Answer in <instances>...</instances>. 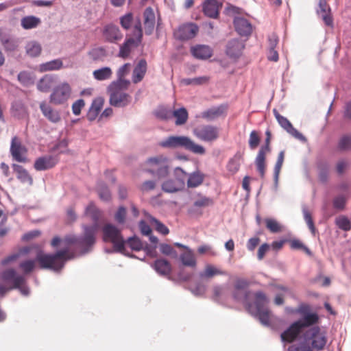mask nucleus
Returning a JSON list of instances; mask_svg holds the SVG:
<instances>
[{
	"instance_id": "obj_51",
	"label": "nucleus",
	"mask_w": 351,
	"mask_h": 351,
	"mask_svg": "<svg viewBox=\"0 0 351 351\" xmlns=\"http://www.w3.org/2000/svg\"><path fill=\"white\" fill-rule=\"evenodd\" d=\"M149 221L151 223L155 225V228L157 232L162 234V235H167L169 234V228L158 219L151 216L149 217Z\"/></svg>"
},
{
	"instance_id": "obj_43",
	"label": "nucleus",
	"mask_w": 351,
	"mask_h": 351,
	"mask_svg": "<svg viewBox=\"0 0 351 351\" xmlns=\"http://www.w3.org/2000/svg\"><path fill=\"white\" fill-rule=\"evenodd\" d=\"M154 114L158 119L167 121L172 118V110L165 106H158L154 110Z\"/></svg>"
},
{
	"instance_id": "obj_58",
	"label": "nucleus",
	"mask_w": 351,
	"mask_h": 351,
	"mask_svg": "<svg viewBox=\"0 0 351 351\" xmlns=\"http://www.w3.org/2000/svg\"><path fill=\"white\" fill-rule=\"evenodd\" d=\"M159 249L162 254L171 256L174 258L178 256L176 250L169 244L162 243L159 245Z\"/></svg>"
},
{
	"instance_id": "obj_28",
	"label": "nucleus",
	"mask_w": 351,
	"mask_h": 351,
	"mask_svg": "<svg viewBox=\"0 0 351 351\" xmlns=\"http://www.w3.org/2000/svg\"><path fill=\"white\" fill-rule=\"evenodd\" d=\"M204 14L212 19H216L219 15L218 1L217 0H206L202 5Z\"/></svg>"
},
{
	"instance_id": "obj_9",
	"label": "nucleus",
	"mask_w": 351,
	"mask_h": 351,
	"mask_svg": "<svg viewBox=\"0 0 351 351\" xmlns=\"http://www.w3.org/2000/svg\"><path fill=\"white\" fill-rule=\"evenodd\" d=\"M245 47V41L238 38H232L226 43L225 53L230 59L237 61L243 55Z\"/></svg>"
},
{
	"instance_id": "obj_44",
	"label": "nucleus",
	"mask_w": 351,
	"mask_h": 351,
	"mask_svg": "<svg viewBox=\"0 0 351 351\" xmlns=\"http://www.w3.org/2000/svg\"><path fill=\"white\" fill-rule=\"evenodd\" d=\"M93 77L95 80L99 81L106 80L109 79L112 75V70L108 66H104L93 71Z\"/></svg>"
},
{
	"instance_id": "obj_35",
	"label": "nucleus",
	"mask_w": 351,
	"mask_h": 351,
	"mask_svg": "<svg viewBox=\"0 0 351 351\" xmlns=\"http://www.w3.org/2000/svg\"><path fill=\"white\" fill-rule=\"evenodd\" d=\"M205 176L199 170L195 171L188 175L187 186L189 188H195L199 186L204 180Z\"/></svg>"
},
{
	"instance_id": "obj_10",
	"label": "nucleus",
	"mask_w": 351,
	"mask_h": 351,
	"mask_svg": "<svg viewBox=\"0 0 351 351\" xmlns=\"http://www.w3.org/2000/svg\"><path fill=\"white\" fill-rule=\"evenodd\" d=\"M71 94V87L66 82L55 87L49 96L50 102L55 105L64 104L67 101Z\"/></svg>"
},
{
	"instance_id": "obj_19",
	"label": "nucleus",
	"mask_w": 351,
	"mask_h": 351,
	"mask_svg": "<svg viewBox=\"0 0 351 351\" xmlns=\"http://www.w3.org/2000/svg\"><path fill=\"white\" fill-rule=\"evenodd\" d=\"M145 34L150 36L153 34L155 24L156 16L152 7H147L143 12Z\"/></svg>"
},
{
	"instance_id": "obj_2",
	"label": "nucleus",
	"mask_w": 351,
	"mask_h": 351,
	"mask_svg": "<svg viewBox=\"0 0 351 351\" xmlns=\"http://www.w3.org/2000/svg\"><path fill=\"white\" fill-rule=\"evenodd\" d=\"M82 228L83 232L80 235L66 234L64 239L59 236L54 237L51 241V246L57 248L60 243L64 242L73 245L75 249L79 250V256L90 253L96 242L97 225H83Z\"/></svg>"
},
{
	"instance_id": "obj_3",
	"label": "nucleus",
	"mask_w": 351,
	"mask_h": 351,
	"mask_svg": "<svg viewBox=\"0 0 351 351\" xmlns=\"http://www.w3.org/2000/svg\"><path fill=\"white\" fill-rule=\"evenodd\" d=\"M299 340L298 345H291L288 351H321L327 343V335L317 324L312 325L300 332V336L295 340Z\"/></svg>"
},
{
	"instance_id": "obj_45",
	"label": "nucleus",
	"mask_w": 351,
	"mask_h": 351,
	"mask_svg": "<svg viewBox=\"0 0 351 351\" xmlns=\"http://www.w3.org/2000/svg\"><path fill=\"white\" fill-rule=\"evenodd\" d=\"M223 271L215 267L212 265H207L204 271L199 273V277L202 278H210L216 275H222Z\"/></svg>"
},
{
	"instance_id": "obj_5",
	"label": "nucleus",
	"mask_w": 351,
	"mask_h": 351,
	"mask_svg": "<svg viewBox=\"0 0 351 351\" xmlns=\"http://www.w3.org/2000/svg\"><path fill=\"white\" fill-rule=\"evenodd\" d=\"M159 145L163 148L176 149L183 148L186 151L195 154L204 155L206 153L205 148L196 144L186 136H170L159 143Z\"/></svg>"
},
{
	"instance_id": "obj_1",
	"label": "nucleus",
	"mask_w": 351,
	"mask_h": 351,
	"mask_svg": "<svg viewBox=\"0 0 351 351\" xmlns=\"http://www.w3.org/2000/svg\"><path fill=\"white\" fill-rule=\"evenodd\" d=\"M250 282L247 280L239 278L236 279L232 291V298L237 302H241L247 312L257 319L263 326H270V313L268 308L269 300L263 291L254 293V301L248 300L250 291L247 290Z\"/></svg>"
},
{
	"instance_id": "obj_53",
	"label": "nucleus",
	"mask_w": 351,
	"mask_h": 351,
	"mask_svg": "<svg viewBox=\"0 0 351 351\" xmlns=\"http://www.w3.org/2000/svg\"><path fill=\"white\" fill-rule=\"evenodd\" d=\"M130 82L128 80L124 79L123 77H118L117 81H113L110 83V88H117L119 90H125L128 88Z\"/></svg>"
},
{
	"instance_id": "obj_46",
	"label": "nucleus",
	"mask_w": 351,
	"mask_h": 351,
	"mask_svg": "<svg viewBox=\"0 0 351 351\" xmlns=\"http://www.w3.org/2000/svg\"><path fill=\"white\" fill-rule=\"evenodd\" d=\"M112 243L113 244V248H114V251L115 252H119V253L123 254L125 255H127L129 257L136 258V256L134 254H130L125 253V245L126 241L124 240L123 236L119 237V239L114 240V241H112Z\"/></svg>"
},
{
	"instance_id": "obj_41",
	"label": "nucleus",
	"mask_w": 351,
	"mask_h": 351,
	"mask_svg": "<svg viewBox=\"0 0 351 351\" xmlns=\"http://www.w3.org/2000/svg\"><path fill=\"white\" fill-rule=\"evenodd\" d=\"M172 117L176 119L175 124L176 125H182L186 122L189 114L184 107H181L175 110H172Z\"/></svg>"
},
{
	"instance_id": "obj_20",
	"label": "nucleus",
	"mask_w": 351,
	"mask_h": 351,
	"mask_svg": "<svg viewBox=\"0 0 351 351\" xmlns=\"http://www.w3.org/2000/svg\"><path fill=\"white\" fill-rule=\"evenodd\" d=\"M317 15L322 19L327 26L332 25V18L331 16V9L327 3L326 0H319L318 8L317 9Z\"/></svg>"
},
{
	"instance_id": "obj_48",
	"label": "nucleus",
	"mask_w": 351,
	"mask_h": 351,
	"mask_svg": "<svg viewBox=\"0 0 351 351\" xmlns=\"http://www.w3.org/2000/svg\"><path fill=\"white\" fill-rule=\"evenodd\" d=\"M120 25L123 29L128 30L134 22V15L132 12H128L119 18Z\"/></svg>"
},
{
	"instance_id": "obj_61",
	"label": "nucleus",
	"mask_w": 351,
	"mask_h": 351,
	"mask_svg": "<svg viewBox=\"0 0 351 351\" xmlns=\"http://www.w3.org/2000/svg\"><path fill=\"white\" fill-rule=\"evenodd\" d=\"M10 289H18L24 296H28L30 294V289L27 285L25 278L23 276L21 282L18 284L17 287H10Z\"/></svg>"
},
{
	"instance_id": "obj_40",
	"label": "nucleus",
	"mask_w": 351,
	"mask_h": 351,
	"mask_svg": "<svg viewBox=\"0 0 351 351\" xmlns=\"http://www.w3.org/2000/svg\"><path fill=\"white\" fill-rule=\"evenodd\" d=\"M11 113L13 117L20 119L26 113V108L21 100H15L11 104Z\"/></svg>"
},
{
	"instance_id": "obj_49",
	"label": "nucleus",
	"mask_w": 351,
	"mask_h": 351,
	"mask_svg": "<svg viewBox=\"0 0 351 351\" xmlns=\"http://www.w3.org/2000/svg\"><path fill=\"white\" fill-rule=\"evenodd\" d=\"M173 176L176 181L183 188L185 186V180L187 173L181 168L176 167L173 171Z\"/></svg>"
},
{
	"instance_id": "obj_38",
	"label": "nucleus",
	"mask_w": 351,
	"mask_h": 351,
	"mask_svg": "<svg viewBox=\"0 0 351 351\" xmlns=\"http://www.w3.org/2000/svg\"><path fill=\"white\" fill-rule=\"evenodd\" d=\"M319 180L322 183H326L329 176V165L326 161L320 160L317 163Z\"/></svg>"
},
{
	"instance_id": "obj_12",
	"label": "nucleus",
	"mask_w": 351,
	"mask_h": 351,
	"mask_svg": "<svg viewBox=\"0 0 351 351\" xmlns=\"http://www.w3.org/2000/svg\"><path fill=\"white\" fill-rule=\"evenodd\" d=\"M108 93L110 95L109 103L114 107H125L130 102V96L126 93L121 92L117 88H110V86L107 88Z\"/></svg>"
},
{
	"instance_id": "obj_27",
	"label": "nucleus",
	"mask_w": 351,
	"mask_h": 351,
	"mask_svg": "<svg viewBox=\"0 0 351 351\" xmlns=\"http://www.w3.org/2000/svg\"><path fill=\"white\" fill-rule=\"evenodd\" d=\"M139 45L134 42L133 38H126L123 43L120 45L117 56L123 59H125L130 56L132 48H136Z\"/></svg>"
},
{
	"instance_id": "obj_62",
	"label": "nucleus",
	"mask_w": 351,
	"mask_h": 351,
	"mask_svg": "<svg viewBox=\"0 0 351 351\" xmlns=\"http://www.w3.org/2000/svg\"><path fill=\"white\" fill-rule=\"evenodd\" d=\"M127 210L124 206H119L117 211L114 215L115 220L119 224H123L125 222Z\"/></svg>"
},
{
	"instance_id": "obj_63",
	"label": "nucleus",
	"mask_w": 351,
	"mask_h": 351,
	"mask_svg": "<svg viewBox=\"0 0 351 351\" xmlns=\"http://www.w3.org/2000/svg\"><path fill=\"white\" fill-rule=\"evenodd\" d=\"M338 147L342 151L350 149L351 148V136H343L339 141Z\"/></svg>"
},
{
	"instance_id": "obj_36",
	"label": "nucleus",
	"mask_w": 351,
	"mask_h": 351,
	"mask_svg": "<svg viewBox=\"0 0 351 351\" xmlns=\"http://www.w3.org/2000/svg\"><path fill=\"white\" fill-rule=\"evenodd\" d=\"M63 66V62L61 59H54L39 65V70L41 72H46L49 71H57L60 69Z\"/></svg>"
},
{
	"instance_id": "obj_60",
	"label": "nucleus",
	"mask_w": 351,
	"mask_h": 351,
	"mask_svg": "<svg viewBox=\"0 0 351 351\" xmlns=\"http://www.w3.org/2000/svg\"><path fill=\"white\" fill-rule=\"evenodd\" d=\"M85 214L96 221L99 218V211L93 202H90L85 208Z\"/></svg>"
},
{
	"instance_id": "obj_57",
	"label": "nucleus",
	"mask_w": 351,
	"mask_h": 351,
	"mask_svg": "<svg viewBox=\"0 0 351 351\" xmlns=\"http://www.w3.org/2000/svg\"><path fill=\"white\" fill-rule=\"evenodd\" d=\"M302 213L304 215V219L310 229L311 232L313 234H315L316 228L314 225V222L313 220V218L311 217V215L310 212L307 210V208L305 206H303L302 208Z\"/></svg>"
},
{
	"instance_id": "obj_47",
	"label": "nucleus",
	"mask_w": 351,
	"mask_h": 351,
	"mask_svg": "<svg viewBox=\"0 0 351 351\" xmlns=\"http://www.w3.org/2000/svg\"><path fill=\"white\" fill-rule=\"evenodd\" d=\"M209 78L206 76H200L193 78H184L181 80V83L185 86L190 85H202L208 82Z\"/></svg>"
},
{
	"instance_id": "obj_37",
	"label": "nucleus",
	"mask_w": 351,
	"mask_h": 351,
	"mask_svg": "<svg viewBox=\"0 0 351 351\" xmlns=\"http://www.w3.org/2000/svg\"><path fill=\"white\" fill-rule=\"evenodd\" d=\"M25 48L26 54L31 58L39 56L42 51L41 45L36 40L28 42Z\"/></svg>"
},
{
	"instance_id": "obj_33",
	"label": "nucleus",
	"mask_w": 351,
	"mask_h": 351,
	"mask_svg": "<svg viewBox=\"0 0 351 351\" xmlns=\"http://www.w3.org/2000/svg\"><path fill=\"white\" fill-rule=\"evenodd\" d=\"M88 56L93 62H104L108 56V52L105 47L100 46L91 49Z\"/></svg>"
},
{
	"instance_id": "obj_15",
	"label": "nucleus",
	"mask_w": 351,
	"mask_h": 351,
	"mask_svg": "<svg viewBox=\"0 0 351 351\" xmlns=\"http://www.w3.org/2000/svg\"><path fill=\"white\" fill-rule=\"evenodd\" d=\"M276 120L278 124L290 135L298 139L302 143L307 142V138L293 126L287 118L281 114H278L276 115Z\"/></svg>"
},
{
	"instance_id": "obj_11",
	"label": "nucleus",
	"mask_w": 351,
	"mask_h": 351,
	"mask_svg": "<svg viewBox=\"0 0 351 351\" xmlns=\"http://www.w3.org/2000/svg\"><path fill=\"white\" fill-rule=\"evenodd\" d=\"M193 133L200 140L207 142L213 141L219 136L218 128L212 125L198 126L194 129Z\"/></svg>"
},
{
	"instance_id": "obj_29",
	"label": "nucleus",
	"mask_w": 351,
	"mask_h": 351,
	"mask_svg": "<svg viewBox=\"0 0 351 351\" xmlns=\"http://www.w3.org/2000/svg\"><path fill=\"white\" fill-rule=\"evenodd\" d=\"M96 191L99 199L105 202H110L112 200L111 191L107 185L102 180H98L96 184Z\"/></svg>"
},
{
	"instance_id": "obj_54",
	"label": "nucleus",
	"mask_w": 351,
	"mask_h": 351,
	"mask_svg": "<svg viewBox=\"0 0 351 351\" xmlns=\"http://www.w3.org/2000/svg\"><path fill=\"white\" fill-rule=\"evenodd\" d=\"M126 242L129 247L134 251H140L143 250V243L141 239L136 236L130 237Z\"/></svg>"
},
{
	"instance_id": "obj_34",
	"label": "nucleus",
	"mask_w": 351,
	"mask_h": 351,
	"mask_svg": "<svg viewBox=\"0 0 351 351\" xmlns=\"http://www.w3.org/2000/svg\"><path fill=\"white\" fill-rule=\"evenodd\" d=\"M161 189L165 193H174L182 191L184 188L180 185L175 179L169 178L162 183Z\"/></svg>"
},
{
	"instance_id": "obj_6",
	"label": "nucleus",
	"mask_w": 351,
	"mask_h": 351,
	"mask_svg": "<svg viewBox=\"0 0 351 351\" xmlns=\"http://www.w3.org/2000/svg\"><path fill=\"white\" fill-rule=\"evenodd\" d=\"M61 244H63L64 246L62 249L58 250L54 253L45 254L42 250H39L37 252L36 260L38 261L39 268L54 271L56 265L58 263H60L65 256H67L70 250L71 245L62 242L58 247Z\"/></svg>"
},
{
	"instance_id": "obj_8",
	"label": "nucleus",
	"mask_w": 351,
	"mask_h": 351,
	"mask_svg": "<svg viewBox=\"0 0 351 351\" xmlns=\"http://www.w3.org/2000/svg\"><path fill=\"white\" fill-rule=\"evenodd\" d=\"M101 33L104 41L108 43L117 44L123 38L119 27L113 23L104 25Z\"/></svg>"
},
{
	"instance_id": "obj_18",
	"label": "nucleus",
	"mask_w": 351,
	"mask_h": 351,
	"mask_svg": "<svg viewBox=\"0 0 351 351\" xmlns=\"http://www.w3.org/2000/svg\"><path fill=\"white\" fill-rule=\"evenodd\" d=\"M235 31L241 36H249L252 32V24L243 17H235L234 19Z\"/></svg>"
},
{
	"instance_id": "obj_25",
	"label": "nucleus",
	"mask_w": 351,
	"mask_h": 351,
	"mask_svg": "<svg viewBox=\"0 0 351 351\" xmlns=\"http://www.w3.org/2000/svg\"><path fill=\"white\" fill-rule=\"evenodd\" d=\"M191 53L197 59L206 60L213 56V49L208 45H197L191 47Z\"/></svg>"
},
{
	"instance_id": "obj_52",
	"label": "nucleus",
	"mask_w": 351,
	"mask_h": 351,
	"mask_svg": "<svg viewBox=\"0 0 351 351\" xmlns=\"http://www.w3.org/2000/svg\"><path fill=\"white\" fill-rule=\"evenodd\" d=\"M51 80L47 76L42 77L37 83V88L43 93L48 92L51 87Z\"/></svg>"
},
{
	"instance_id": "obj_64",
	"label": "nucleus",
	"mask_w": 351,
	"mask_h": 351,
	"mask_svg": "<svg viewBox=\"0 0 351 351\" xmlns=\"http://www.w3.org/2000/svg\"><path fill=\"white\" fill-rule=\"evenodd\" d=\"M346 204V198L343 195L336 196L332 201V206L335 209L341 210Z\"/></svg>"
},
{
	"instance_id": "obj_24",
	"label": "nucleus",
	"mask_w": 351,
	"mask_h": 351,
	"mask_svg": "<svg viewBox=\"0 0 351 351\" xmlns=\"http://www.w3.org/2000/svg\"><path fill=\"white\" fill-rule=\"evenodd\" d=\"M12 168L13 171L16 175V178L21 183H27L29 185L33 184V178L31 175L29 173L27 170L25 169L22 165L13 163L12 164Z\"/></svg>"
},
{
	"instance_id": "obj_21",
	"label": "nucleus",
	"mask_w": 351,
	"mask_h": 351,
	"mask_svg": "<svg viewBox=\"0 0 351 351\" xmlns=\"http://www.w3.org/2000/svg\"><path fill=\"white\" fill-rule=\"evenodd\" d=\"M0 42L7 53L15 51L19 46L18 38L6 34L0 33Z\"/></svg>"
},
{
	"instance_id": "obj_7",
	"label": "nucleus",
	"mask_w": 351,
	"mask_h": 351,
	"mask_svg": "<svg viewBox=\"0 0 351 351\" xmlns=\"http://www.w3.org/2000/svg\"><path fill=\"white\" fill-rule=\"evenodd\" d=\"M145 163L147 167L145 171L158 180L165 179L169 175L170 167L167 157L162 156L151 157L147 159Z\"/></svg>"
},
{
	"instance_id": "obj_30",
	"label": "nucleus",
	"mask_w": 351,
	"mask_h": 351,
	"mask_svg": "<svg viewBox=\"0 0 351 351\" xmlns=\"http://www.w3.org/2000/svg\"><path fill=\"white\" fill-rule=\"evenodd\" d=\"M243 152L238 151L232 158L229 159L226 165V169L228 172L234 175L239 171L241 167V161L243 160Z\"/></svg>"
},
{
	"instance_id": "obj_22",
	"label": "nucleus",
	"mask_w": 351,
	"mask_h": 351,
	"mask_svg": "<svg viewBox=\"0 0 351 351\" xmlns=\"http://www.w3.org/2000/svg\"><path fill=\"white\" fill-rule=\"evenodd\" d=\"M102 231L103 241L105 242H112L122 237L121 230L116 226L112 223H107L104 225L102 228Z\"/></svg>"
},
{
	"instance_id": "obj_16",
	"label": "nucleus",
	"mask_w": 351,
	"mask_h": 351,
	"mask_svg": "<svg viewBox=\"0 0 351 351\" xmlns=\"http://www.w3.org/2000/svg\"><path fill=\"white\" fill-rule=\"evenodd\" d=\"M199 27L193 23H184L178 27L177 38L179 40H188L193 38L197 34Z\"/></svg>"
},
{
	"instance_id": "obj_42",
	"label": "nucleus",
	"mask_w": 351,
	"mask_h": 351,
	"mask_svg": "<svg viewBox=\"0 0 351 351\" xmlns=\"http://www.w3.org/2000/svg\"><path fill=\"white\" fill-rule=\"evenodd\" d=\"M180 259L183 266L189 267L193 269L196 268L197 261L190 250L187 252L182 253L180 256Z\"/></svg>"
},
{
	"instance_id": "obj_56",
	"label": "nucleus",
	"mask_w": 351,
	"mask_h": 351,
	"mask_svg": "<svg viewBox=\"0 0 351 351\" xmlns=\"http://www.w3.org/2000/svg\"><path fill=\"white\" fill-rule=\"evenodd\" d=\"M261 138L256 130H252L250 132V138L248 140L249 147L252 150H254L260 144Z\"/></svg>"
},
{
	"instance_id": "obj_59",
	"label": "nucleus",
	"mask_w": 351,
	"mask_h": 351,
	"mask_svg": "<svg viewBox=\"0 0 351 351\" xmlns=\"http://www.w3.org/2000/svg\"><path fill=\"white\" fill-rule=\"evenodd\" d=\"M17 79L24 86H27L32 83V79L30 73L26 71L19 72L17 75Z\"/></svg>"
},
{
	"instance_id": "obj_13",
	"label": "nucleus",
	"mask_w": 351,
	"mask_h": 351,
	"mask_svg": "<svg viewBox=\"0 0 351 351\" xmlns=\"http://www.w3.org/2000/svg\"><path fill=\"white\" fill-rule=\"evenodd\" d=\"M270 139L265 138V144L260 147L254 161L257 171L262 178L265 177V154L271 150Z\"/></svg>"
},
{
	"instance_id": "obj_50",
	"label": "nucleus",
	"mask_w": 351,
	"mask_h": 351,
	"mask_svg": "<svg viewBox=\"0 0 351 351\" xmlns=\"http://www.w3.org/2000/svg\"><path fill=\"white\" fill-rule=\"evenodd\" d=\"M223 110L220 107L210 108L202 113V117L208 120H213L221 114Z\"/></svg>"
},
{
	"instance_id": "obj_23",
	"label": "nucleus",
	"mask_w": 351,
	"mask_h": 351,
	"mask_svg": "<svg viewBox=\"0 0 351 351\" xmlns=\"http://www.w3.org/2000/svg\"><path fill=\"white\" fill-rule=\"evenodd\" d=\"M40 109L43 116L50 122L56 123L60 121L61 117L59 112L53 110L50 106L47 104L45 101L40 102Z\"/></svg>"
},
{
	"instance_id": "obj_17",
	"label": "nucleus",
	"mask_w": 351,
	"mask_h": 351,
	"mask_svg": "<svg viewBox=\"0 0 351 351\" xmlns=\"http://www.w3.org/2000/svg\"><path fill=\"white\" fill-rule=\"evenodd\" d=\"M58 161L57 157L51 155L40 156L36 159L34 168L39 171H45L55 167Z\"/></svg>"
},
{
	"instance_id": "obj_14",
	"label": "nucleus",
	"mask_w": 351,
	"mask_h": 351,
	"mask_svg": "<svg viewBox=\"0 0 351 351\" xmlns=\"http://www.w3.org/2000/svg\"><path fill=\"white\" fill-rule=\"evenodd\" d=\"M10 152L14 160L18 162H26L27 157L25 156L26 148L22 145L21 142L17 136L12 138Z\"/></svg>"
},
{
	"instance_id": "obj_32",
	"label": "nucleus",
	"mask_w": 351,
	"mask_h": 351,
	"mask_svg": "<svg viewBox=\"0 0 351 351\" xmlns=\"http://www.w3.org/2000/svg\"><path fill=\"white\" fill-rule=\"evenodd\" d=\"M147 62L145 59H141L134 67L132 73V82L136 84L141 82L147 71Z\"/></svg>"
},
{
	"instance_id": "obj_31",
	"label": "nucleus",
	"mask_w": 351,
	"mask_h": 351,
	"mask_svg": "<svg viewBox=\"0 0 351 351\" xmlns=\"http://www.w3.org/2000/svg\"><path fill=\"white\" fill-rule=\"evenodd\" d=\"M1 278L5 282H12V287H17L18 284L21 282L23 276L18 275L14 269L10 268L3 270L1 273Z\"/></svg>"
},
{
	"instance_id": "obj_26",
	"label": "nucleus",
	"mask_w": 351,
	"mask_h": 351,
	"mask_svg": "<svg viewBox=\"0 0 351 351\" xmlns=\"http://www.w3.org/2000/svg\"><path fill=\"white\" fill-rule=\"evenodd\" d=\"M152 267L160 276H167L171 271V266L167 259L158 258L152 265Z\"/></svg>"
},
{
	"instance_id": "obj_39",
	"label": "nucleus",
	"mask_w": 351,
	"mask_h": 351,
	"mask_svg": "<svg viewBox=\"0 0 351 351\" xmlns=\"http://www.w3.org/2000/svg\"><path fill=\"white\" fill-rule=\"evenodd\" d=\"M41 23L39 17L29 15L22 18L21 25L24 29H31L38 27Z\"/></svg>"
},
{
	"instance_id": "obj_55",
	"label": "nucleus",
	"mask_w": 351,
	"mask_h": 351,
	"mask_svg": "<svg viewBox=\"0 0 351 351\" xmlns=\"http://www.w3.org/2000/svg\"><path fill=\"white\" fill-rule=\"evenodd\" d=\"M335 224L343 231H349L351 229V223L348 217L345 216L336 218Z\"/></svg>"
},
{
	"instance_id": "obj_4",
	"label": "nucleus",
	"mask_w": 351,
	"mask_h": 351,
	"mask_svg": "<svg viewBox=\"0 0 351 351\" xmlns=\"http://www.w3.org/2000/svg\"><path fill=\"white\" fill-rule=\"evenodd\" d=\"M297 312L300 314V318L293 322L280 335L281 341L284 343H290L295 341L302 329L317 324L319 320L318 314L313 312L307 304H301Z\"/></svg>"
}]
</instances>
